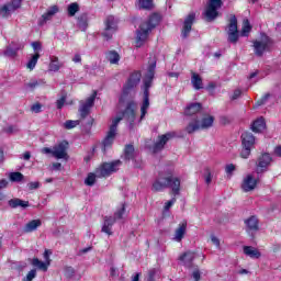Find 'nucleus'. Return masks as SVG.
Instances as JSON below:
<instances>
[{"label": "nucleus", "mask_w": 281, "mask_h": 281, "mask_svg": "<svg viewBox=\"0 0 281 281\" xmlns=\"http://www.w3.org/2000/svg\"><path fill=\"white\" fill-rule=\"evenodd\" d=\"M29 190H38L41 188V182L35 181V182H30L27 184Z\"/></svg>", "instance_id": "nucleus-51"}, {"label": "nucleus", "mask_w": 281, "mask_h": 281, "mask_svg": "<svg viewBox=\"0 0 281 281\" xmlns=\"http://www.w3.org/2000/svg\"><path fill=\"white\" fill-rule=\"evenodd\" d=\"M68 16H76L77 12H80V5L77 2H72L68 5Z\"/></svg>", "instance_id": "nucleus-40"}, {"label": "nucleus", "mask_w": 281, "mask_h": 281, "mask_svg": "<svg viewBox=\"0 0 281 281\" xmlns=\"http://www.w3.org/2000/svg\"><path fill=\"white\" fill-rule=\"evenodd\" d=\"M249 32H251V24L248 19L243 21V27L240 32V36H249Z\"/></svg>", "instance_id": "nucleus-36"}, {"label": "nucleus", "mask_w": 281, "mask_h": 281, "mask_svg": "<svg viewBox=\"0 0 281 281\" xmlns=\"http://www.w3.org/2000/svg\"><path fill=\"white\" fill-rule=\"evenodd\" d=\"M10 207H30L29 201H23L21 199H12L9 201Z\"/></svg>", "instance_id": "nucleus-32"}, {"label": "nucleus", "mask_w": 281, "mask_h": 281, "mask_svg": "<svg viewBox=\"0 0 281 281\" xmlns=\"http://www.w3.org/2000/svg\"><path fill=\"white\" fill-rule=\"evenodd\" d=\"M245 225L247 227V232H258V217L250 216L245 221Z\"/></svg>", "instance_id": "nucleus-26"}, {"label": "nucleus", "mask_w": 281, "mask_h": 281, "mask_svg": "<svg viewBox=\"0 0 281 281\" xmlns=\"http://www.w3.org/2000/svg\"><path fill=\"white\" fill-rule=\"evenodd\" d=\"M23 0H12L11 3L4 4L0 8V16H3L4 19L10 16L12 12L15 10H19L21 8V2Z\"/></svg>", "instance_id": "nucleus-14"}, {"label": "nucleus", "mask_w": 281, "mask_h": 281, "mask_svg": "<svg viewBox=\"0 0 281 281\" xmlns=\"http://www.w3.org/2000/svg\"><path fill=\"white\" fill-rule=\"evenodd\" d=\"M44 82L45 81H43V80L33 79L29 83H26V87L29 89H36V87H40V85H43Z\"/></svg>", "instance_id": "nucleus-42"}, {"label": "nucleus", "mask_w": 281, "mask_h": 281, "mask_svg": "<svg viewBox=\"0 0 281 281\" xmlns=\"http://www.w3.org/2000/svg\"><path fill=\"white\" fill-rule=\"evenodd\" d=\"M159 24V15L151 14L147 22H143L139 29L136 31L135 47H144L146 41H148V35L153 32V29L157 27Z\"/></svg>", "instance_id": "nucleus-4"}, {"label": "nucleus", "mask_w": 281, "mask_h": 281, "mask_svg": "<svg viewBox=\"0 0 281 281\" xmlns=\"http://www.w3.org/2000/svg\"><path fill=\"white\" fill-rule=\"evenodd\" d=\"M175 137V133H167L165 135L159 136L158 142L154 146V153H159L166 144H168L169 139H172Z\"/></svg>", "instance_id": "nucleus-20"}, {"label": "nucleus", "mask_w": 281, "mask_h": 281, "mask_svg": "<svg viewBox=\"0 0 281 281\" xmlns=\"http://www.w3.org/2000/svg\"><path fill=\"white\" fill-rule=\"evenodd\" d=\"M204 179H205V183H207V186H210L212 183V172L210 171V167H206L204 169Z\"/></svg>", "instance_id": "nucleus-45"}, {"label": "nucleus", "mask_w": 281, "mask_h": 281, "mask_svg": "<svg viewBox=\"0 0 281 281\" xmlns=\"http://www.w3.org/2000/svg\"><path fill=\"white\" fill-rule=\"evenodd\" d=\"M136 8H138V10H153L155 8V3L153 0H137Z\"/></svg>", "instance_id": "nucleus-27"}, {"label": "nucleus", "mask_w": 281, "mask_h": 281, "mask_svg": "<svg viewBox=\"0 0 281 281\" xmlns=\"http://www.w3.org/2000/svg\"><path fill=\"white\" fill-rule=\"evenodd\" d=\"M274 153L278 157H281V146L276 147Z\"/></svg>", "instance_id": "nucleus-64"}, {"label": "nucleus", "mask_w": 281, "mask_h": 281, "mask_svg": "<svg viewBox=\"0 0 281 281\" xmlns=\"http://www.w3.org/2000/svg\"><path fill=\"white\" fill-rule=\"evenodd\" d=\"M23 47H25V44H19V47L14 48L12 46V44L10 46H8L4 50V55L8 56L9 58H14V56H16V53L20 50V49H23Z\"/></svg>", "instance_id": "nucleus-28"}, {"label": "nucleus", "mask_w": 281, "mask_h": 281, "mask_svg": "<svg viewBox=\"0 0 281 281\" xmlns=\"http://www.w3.org/2000/svg\"><path fill=\"white\" fill-rule=\"evenodd\" d=\"M228 32H238V20L236 15H232L229 19Z\"/></svg>", "instance_id": "nucleus-39"}, {"label": "nucleus", "mask_w": 281, "mask_h": 281, "mask_svg": "<svg viewBox=\"0 0 281 281\" xmlns=\"http://www.w3.org/2000/svg\"><path fill=\"white\" fill-rule=\"evenodd\" d=\"M125 211L126 209L124 207V205H122L121 209L114 214V217H105L102 226V232L104 234H108V236H111V234H113V232H111V228L113 227L115 221L124 216Z\"/></svg>", "instance_id": "nucleus-10"}, {"label": "nucleus", "mask_w": 281, "mask_h": 281, "mask_svg": "<svg viewBox=\"0 0 281 281\" xmlns=\"http://www.w3.org/2000/svg\"><path fill=\"white\" fill-rule=\"evenodd\" d=\"M241 93L243 92L239 89L235 90L233 93L232 100H238V98H240Z\"/></svg>", "instance_id": "nucleus-57"}, {"label": "nucleus", "mask_w": 281, "mask_h": 281, "mask_svg": "<svg viewBox=\"0 0 281 281\" xmlns=\"http://www.w3.org/2000/svg\"><path fill=\"white\" fill-rule=\"evenodd\" d=\"M32 47H33L34 52H38V50H41V43L40 42H33Z\"/></svg>", "instance_id": "nucleus-58"}, {"label": "nucleus", "mask_w": 281, "mask_h": 281, "mask_svg": "<svg viewBox=\"0 0 281 281\" xmlns=\"http://www.w3.org/2000/svg\"><path fill=\"white\" fill-rule=\"evenodd\" d=\"M211 241L213 243V245H215V247H221V240L217 239L216 236L212 235L211 236Z\"/></svg>", "instance_id": "nucleus-54"}, {"label": "nucleus", "mask_w": 281, "mask_h": 281, "mask_svg": "<svg viewBox=\"0 0 281 281\" xmlns=\"http://www.w3.org/2000/svg\"><path fill=\"white\" fill-rule=\"evenodd\" d=\"M52 255V250H45L44 251V260H45V262H48V266H50L52 265V259H49V256Z\"/></svg>", "instance_id": "nucleus-52"}, {"label": "nucleus", "mask_w": 281, "mask_h": 281, "mask_svg": "<svg viewBox=\"0 0 281 281\" xmlns=\"http://www.w3.org/2000/svg\"><path fill=\"white\" fill-rule=\"evenodd\" d=\"M42 109H43V105L41 103H35L31 106V111L33 113H41Z\"/></svg>", "instance_id": "nucleus-49"}, {"label": "nucleus", "mask_w": 281, "mask_h": 281, "mask_svg": "<svg viewBox=\"0 0 281 281\" xmlns=\"http://www.w3.org/2000/svg\"><path fill=\"white\" fill-rule=\"evenodd\" d=\"M199 111H201V103H191L186 108L184 114L186 115H196V113H199Z\"/></svg>", "instance_id": "nucleus-30"}, {"label": "nucleus", "mask_w": 281, "mask_h": 281, "mask_svg": "<svg viewBox=\"0 0 281 281\" xmlns=\"http://www.w3.org/2000/svg\"><path fill=\"white\" fill-rule=\"evenodd\" d=\"M214 126V116L204 114L200 121L193 120L187 126V133H194L195 131L212 128Z\"/></svg>", "instance_id": "nucleus-7"}, {"label": "nucleus", "mask_w": 281, "mask_h": 281, "mask_svg": "<svg viewBox=\"0 0 281 281\" xmlns=\"http://www.w3.org/2000/svg\"><path fill=\"white\" fill-rule=\"evenodd\" d=\"M63 67V64L58 61V57H50L49 71H58Z\"/></svg>", "instance_id": "nucleus-34"}, {"label": "nucleus", "mask_w": 281, "mask_h": 281, "mask_svg": "<svg viewBox=\"0 0 281 281\" xmlns=\"http://www.w3.org/2000/svg\"><path fill=\"white\" fill-rule=\"evenodd\" d=\"M256 186H258V179L254 178L252 175H247L243 180L241 190L251 192V190H256Z\"/></svg>", "instance_id": "nucleus-16"}, {"label": "nucleus", "mask_w": 281, "mask_h": 281, "mask_svg": "<svg viewBox=\"0 0 281 281\" xmlns=\"http://www.w3.org/2000/svg\"><path fill=\"white\" fill-rule=\"evenodd\" d=\"M32 265L41 271H47V269L49 268V262L41 261L38 258L32 259Z\"/></svg>", "instance_id": "nucleus-33"}, {"label": "nucleus", "mask_w": 281, "mask_h": 281, "mask_svg": "<svg viewBox=\"0 0 281 281\" xmlns=\"http://www.w3.org/2000/svg\"><path fill=\"white\" fill-rule=\"evenodd\" d=\"M166 188H170L173 196H179L181 180L170 173H159L151 184V190L153 192H164Z\"/></svg>", "instance_id": "nucleus-2"}, {"label": "nucleus", "mask_w": 281, "mask_h": 281, "mask_svg": "<svg viewBox=\"0 0 281 281\" xmlns=\"http://www.w3.org/2000/svg\"><path fill=\"white\" fill-rule=\"evenodd\" d=\"M58 5H52L48 8V10L46 11V13H44L42 15V18L40 19L38 21V25L43 26L47 23V21H52V18L55 15V14H58Z\"/></svg>", "instance_id": "nucleus-19"}, {"label": "nucleus", "mask_w": 281, "mask_h": 281, "mask_svg": "<svg viewBox=\"0 0 281 281\" xmlns=\"http://www.w3.org/2000/svg\"><path fill=\"white\" fill-rule=\"evenodd\" d=\"M194 258H196V254L187 251L180 257V262H182L184 267H192V261Z\"/></svg>", "instance_id": "nucleus-22"}, {"label": "nucleus", "mask_w": 281, "mask_h": 281, "mask_svg": "<svg viewBox=\"0 0 281 281\" xmlns=\"http://www.w3.org/2000/svg\"><path fill=\"white\" fill-rule=\"evenodd\" d=\"M251 148L252 147H243L240 153L241 159H249V156L251 155Z\"/></svg>", "instance_id": "nucleus-43"}, {"label": "nucleus", "mask_w": 281, "mask_h": 281, "mask_svg": "<svg viewBox=\"0 0 281 281\" xmlns=\"http://www.w3.org/2000/svg\"><path fill=\"white\" fill-rule=\"evenodd\" d=\"M223 8V0H209L203 16L206 21H214L218 18V10Z\"/></svg>", "instance_id": "nucleus-8"}, {"label": "nucleus", "mask_w": 281, "mask_h": 281, "mask_svg": "<svg viewBox=\"0 0 281 281\" xmlns=\"http://www.w3.org/2000/svg\"><path fill=\"white\" fill-rule=\"evenodd\" d=\"M254 144H256V137H254V134L249 132L241 134L243 148H254Z\"/></svg>", "instance_id": "nucleus-21"}, {"label": "nucleus", "mask_w": 281, "mask_h": 281, "mask_svg": "<svg viewBox=\"0 0 281 281\" xmlns=\"http://www.w3.org/2000/svg\"><path fill=\"white\" fill-rule=\"evenodd\" d=\"M142 80V72L139 71H134L131 74L127 82L123 87V92L119 99V104H124L126 100H131L135 95V87L139 85Z\"/></svg>", "instance_id": "nucleus-6"}, {"label": "nucleus", "mask_w": 281, "mask_h": 281, "mask_svg": "<svg viewBox=\"0 0 281 281\" xmlns=\"http://www.w3.org/2000/svg\"><path fill=\"white\" fill-rule=\"evenodd\" d=\"M63 106H65V97L57 100V109H63Z\"/></svg>", "instance_id": "nucleus-56"}, {"label": "nucleus", "mask_w": 281, "mask_h": 281, "mask_svg": "<svg viewBox=\"0 0 281 281\" xmlns=\"http://www.w3.org/2000/svg\"><path fill=\"white\" fill-rule=\"evenodd\" d=\"M234 170H236V165L234 164L226 165L225 167L226 175H232Z\"/></svg>", "instance_id": "nucleus-50"}, {"label": "nucleus", "mask_w": 281, "mask_h": 281, "mask_svg": "<svg viewBox=\"0 0 281 281\" xmlns=\"http://www.w3.org/2000/svg\"><path fill=\"white\" fill-rule=\"evenodd\" d=\"M124 157L128 161H131V159H135V147H133V145H126Z\"/></svg>", "instance_id": "nucleus-35"}, {"label": "nucleus", "mask_w": 281, "mask_h": 281, "mask_svg": "<svg viewBox=\"0 0 281 281\" xmlns=\"http://www.w3.org/2000/svg\"><path fill=\"white\" fill-rule=\"evenodd\" d=\"M61 167H63V165L60 162L53 164L54 170H60Z\"/></svg>", "instance_id": "nucleus-62"}, {"label": "nucleus", "mask_w": 281, "mask_h": 281, "mask_svg": "<svg viewBox=\"0 0 281 281\" xmlns=\"http://www.w3.org/2000/svg\"><path fill=\"white\" fill-rule=\"evenodd\" d=\"M36 278V270H31L27 274L26 278L23 279V281H32Z\"/></svg>", "instance_id": "nucleus-48"}, {"label": "nucleus", "mask_w": 281, "mask_h": 281, "mask_svg": "<svg viewBox=\"0 0 281 281\" xmlns=\"http://www.w3.org/2000/svg\"><path fill=\"white\" fill-rule=\"evenodd\" d=\"M244 254L249 258H260L261 254L259 252L258 248L251 246L244 247Z\"/></svg>", "instance_id": "nucleus-29"}, {"label": "nucleus", "mask_w": 281, "mask_h": 281, "mask_svg": "<svg viewBox=\"0 0 281 281\" xmlns=\"http://www.w3.org/2000/svg\"><path fill=\"white\" fill-rule=\"evenodd\" d=\"M266 128L267 124L265 123L263 117L257 119L251 125V130L254 131V133H262V131H265Z\"/></svg>", "instance_id": "nucleus-24"}, {"label": "nucleus", "mask_w": 281, "mask_h": 281, "mask_svg": "<svg viewBox=\"0 0 281 281\" xmlns=\"http://www.w3.org/2000/svg\"><path fill=\"white\" fill-rule=\"evenodd\" d=\"M9 179L13 183H20V181H23V179H25V176H23V173H21L19 171H15V172H11L9 175Z\"/></svg>", "instance_id": "nucleus-37"}, {"label": "nucleus", "mask_w": 281, "mask_h": 281, "mask_svg": "<svg viewBox=\"0 0 281 281\" xmlns=\"http://www.w3.org/2000/svg\"><path fill=\"white\" fill-rule=\"evenodd\" d=\"M40 58H41V55L38 53H35L34 55H32L31 59L26 64L27 69L32 71L34 67H36V63H38Z\"/></svg>", "instance_id": "nucleus-38"}, {"label": "nucleus", "mask_w": 281, "mask_h": 281, "mask_svg": "<svg viewBox=\"0 0 281 281\" xmlns=\"http://www.w3.org/2000/svg\"><path fill=\"white\" fill-rule=\"evenodd\" d=\"M194 19H196V14L191 12L184 19L183 27H182V37L188 38L190 32L192 31V24L194 23Z\"/></svg>", "instance_id": "nucleus-15"}, {"label": "nucleus", "mask_w": 281, "mask_h": 281, "mask_svg": "<svg viewBox=\"0 0 281 281\" xmlns=\"http://www.w3.org/2000/svg\"><path fill=\"white\" fill-rule=\"evenodd\" d=\"M271 161H273V159L271 158V155L269 154L261 155L257 162V172H265V170H267V168L271 166Z\"/></svg>", "instance_id": "nucleus-17"}, {"label": "nucleus", "mask_w": 281, "mask_h": 281, "mask_svg": "<svg viewBox=\"0 0 281 281\" xmlns=\"http://www.w3.org/2000/svg\"><path fill=\"white\" fill-rule=\"evenodd\" d=\"M3 131H4V133L12 135L13 133H18L19 127H16V125H8L3 128Z\"/></svg>", "instance_id": "nucleus-46"}, {"label": "nucleus", "mask_w": 281, "mask_h": 281, "mask_svg": "<svg viewBox=\"0 0 281 281\" xmlns=\"http://www.w3.org/2000/svg\"><path fill=\"white\" fill-rule=\"evenodd\" d=\"M32 157V154H30V151H25L23 154V159H25V161H30V158Z\"/></svg>", "instance_id": "nucleus-60"}, {"label": "nucleus", "mask_w": 281, "mask_h": 281, "mask_svg": "<svg viewBox=\"0 0 281 281\" xmlns=\"http://www.w3.org/2000/svg\"><path fill=\"white\" fill-rule=\"evenodd\" d=\"M228 34V43H238V31L237 32H227Z\"/></svg>", "instance_id": "nucleus-41"}, {"label": "nucleus", "mask_w": 281, "mask_h": 281, "mask_svg": "<svg viewBox=\"0 0 281 281\" xmlns=\"http://www.w3.org/2000/svg\"><path fill=\"white\" fill-rule=\"evenodd\" d=\"M192 278L194 281L201 280V272H199V270L193 271Z\"/></svg>", "instance_id": "nucleus-55"}, {"label": "nucleus", "mask_w": 281, "mask_h": 281, "mask_svg": "<svg viewBox=\"0 0 281 281\" xmlns=\"http://www.w3.org/2000/svg\"><path fill=\"white\" fill-rule=\"evenodd\" d=\"M105 58L110 65H119L120 63V53L116 50H109L105 53Z\"/></svg>", "instance_id": "nucleus-23"}, {"label": "nucleus", "mask_w": 281, "mask_h": 281, "mask_svg": "<svg viewBox=\"0 0 281 281\" xmlns=\"http://www.w3.org/2000/svg\"><path fill=\"white\" fill-rule=\"evenodd\" d=\"M188 232V222H182L179 224L178 228H176L172 240L176 243H181Z\"/></svg>", "instance_id": "nucleus-18"}, {"label": "nucleus", "mask_w": 281, "mask_h": 281, "mask_svg": "<svg viewBox=\"0 0 281 281\" xmlns=\"http://www.w3.org/2000/svg\"><path fill=\"white\" fill-rule=\"evenodd\" d=\"M176 203L177 198H172L171 200L167 201L164 206L165 212H168V210H170V207H172Z\"/></svg>", "instance_id": "nucleus-47"}, {"label": "nucleus", "mask_w": 281, "mask_h": 281, "mask_svg": "<svg viewBox=\"0 0 281 281\" xmlns=\"http://www.w3.org/2000/svg\"><path fill=\"white\" fill-rule=\"evenodd\" d=\"M271 45H273L271 37L267 36V34L262 33L260 35V40H256L254 42V49H255L256 56H262V54H265V52H269L271 49Z\"/></svg>", "instance_id": "nucleus-9"}, {"label": "nucleus", "mask_w": 281, "mask_h": 281, "mask_svg": "<svg viewBox=\"0 0 281 281\" xmlns=\"http://www.w3.org/2000/svg\"><path fill=\"white\" fill-rule=\"evenodd\" d=\"M191 83L193 85V88L196 89V91H199V89H203V79L196 72L192 74Z\"/></svg>", "instance_id": "nucleus-31"}, {"label": "nucleus", "mask_w": 281, "mask_h": 281, "mask_svg": "<svg viewBox=\"0 0 281 281\" xmlns=\"http://www.w3.org/2000/svg\"><path fill=\"white\" fill-rule=\"evenodd\" d=\"M68 148L69 143L67 140H63L53 147V157H55V159H69V155H67Z\"/></svg>", "instance_id": "nucleus-12"}, {"label": "nucleus", "mask_w": 281, "mask_h": 281, "mask_svg": "<svg viewBox=\"0 0 281 281\" xmlns=\"http://www.w3.org/2000/svg\"><path fill=\"white\" fill-rule=\"evenodd\" d=\"M19 45H23V43L21 42H12L11 46L13 47V49H16V47H19Z\"/></svg>", "instance_id": "nucleus-63"}, {"label": "nucleus", "mask_w": 281, "mask_h": 281, "mask_svg": "<svg viewBox=\"0 0 281 281\" xmlns=\"http://www.w3.org/2000/svg\"><path fill=\"white\" fill-rule=\"evenodd\" d=\"M122 167L121 160H114L112 162H104L99 168L95 169L94 173H89L88 177L85 180L86 186H93L95 183L97 177H111L113 172H117L120 168Z\"/></svg>", "instance_id": "nucleus-5"}, {"label": "nucleus", "mask_w": 281, "mask_h": 281, "mask_svg": "<svg viewBox=\"0 0 281 281\" xmlns=\"http://www.w3.org/2000/svg\"><path fill=\"white\" fill-rule=\"evenodd\" d=\"M157 67V60L153 59L147 67V74L144 78V93H143V103L140 106V117L138 122H142L144 117H146V113H148V109L150 106V87H153V79L155 78V69Z\"/></svg>", "instance_id": "nucleus-3"}, {"label": "nucleus", "mask_w": 281, "mask_h": 281, "mask_svg": "<svg viewBox=\"0 0 281 281\" xmlns=\"http://www.w3.org/2000/svg\"><path fill=\"white\" fill-rule=\"evenodd\" d=\"M97 97H98V93L94 92L91 97L80 101L79 113L81 117H87V115L91 113V109H93V104H95Z\"/></svg>", "instance_id": "nucleus-11"}, {"label": "nucleus", "mask_w": 281, "mask_h": 281, "mask_svg": "<svg viewBox=\"0 0 281 281\" xmlns=\"http://www.w3.org/2000/svg\"><path fill=\"white\" fill-rule=\"evenodd\" d=\"M137 113V103L135 101H128L126 109L124 112L117 114L114 119H112V124L110 125V130L103 139V148L113 146V142H115V135H117V124L122 122V119L125 117L127 122H130L131 126H133V122H135V115Z\"/></svg>", "instance_id": "nucleus-1"}, {"label": "nucleus", "mask_w": 281, "mask_h": 281, "mask_svg": "<svg viewBox=\"0 0 281 281\" xmlns=\"http://www.w3.org/2000/svg\"><path fill=\"white\" fill-rule=\"evenodd\" d=\"M117 31V21L115 20V16L110 15L105 20V31L103 32L104 38L109 41L113 37V34Z\"/></svg>", "instance_id": "nucleus-13"}, {"label": "nucleus", "mask_w": 281, "mask_h": 281, "mask_svg": "<svg viewBox=\"0 0 281 281\" xmlns=\"http://www.w3.org/2000/svg\"><path fill=\"white\" fill-rule=\"evenodd\" d=\"M2 188H8V180L5 179L0 180V190H2Z\"/></svg>", "instance_id": "nucleus-59"}, {"label": "nucleus", "mask_w": 281, "mask_h": 281, "mask_svg": "<svg viewBox=\"0 0 281 281\" xmlns=\"http://www.w3.org/2000/svg\"><path fill=\"white\" fill-rule=\"evenodd\" d=\"M41 153L43 155H52L54 157V148L52 149L49 147H44V148L41 149Z\"/></svg>", "instance_id": "nucleus-53"}, {"label": "nucleus", "mask_w": 281, "mask_h": 281, "mask_svg": "<svg viewBox=\"0 0 281 281\" xmlns=\"http://www.w3.org/2000/svg\"><path fill=\"white\" fill-rule=\"evenodd\" d=\"M80 124V121H71V120H68L65 122V128L67 130H71V128H76V126H78Z\"/></svg>", "instance_id": "nucleus-44"}, {"label": "nucleus", "mask_w": 281, "mask_h": 281, "mask_svg": "<svg viewBox=\"0 0 281 281\" xmlns=\"http://www.w3.org/2000/svg\"><path fill=\"white\" fill-rule=\"evenodd\" d=\"M81 60H82V57H80V55H78V54L75 55L74 58H72L74 63H81Z\"/></svg>", "instance_id": "nucleus-61"}, {"label": "nucleus", "mask_w": 281, "mask_h": 281, "mask_svg": "<svg viewBox=\"0 0 281 281\" xmlns=\"http://www.w3.org/2000/svg\"><path fill=\"white\" fill-rule=\"evenodd\" d=\"M41 225H43L41 220H33L24 226V232H25V234L36 232V229H38V227H41Z\"/></svg>", "instance_id": "nucleus-25"}]
</instances>
